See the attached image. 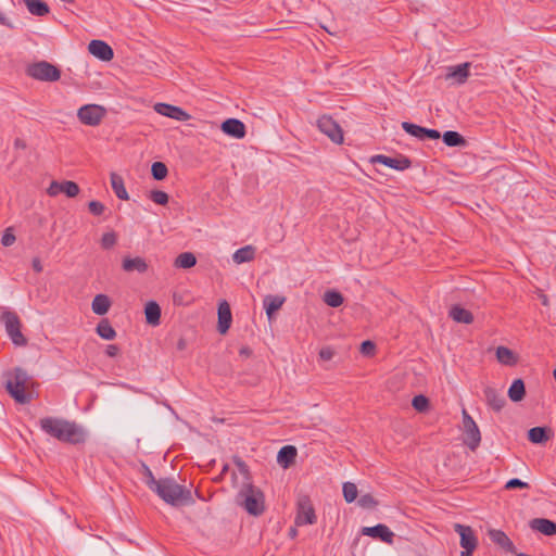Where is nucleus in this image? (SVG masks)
Segmentation results:
<instances>
[{
  "mask_svg": "<svg viewBox=\"0 0 556 556\" xmlns=\"http://www.w3.org/2000/svg\"><path fill=\"white\" fill-rule=\"evenodd\" d=\"M154 110L156 113L163 116L170 117L180 122L188 121L190 117V115L181 108L168 103H156L154 105Z\"/></svg>",
  "mask_w": 556,
  "mask_h": 556,
  "instance_id": "4468645a",
  "label": "nucleus"
},
{
  "mask_svg": "<svg viewBox=\"0 0 556 556\" xmlns=\"http://www.w3.org/2000/svg\"><path fill=\"white\" fill-rule=\"evenodd\" d=\"M151 174L155 180H163L168 174L167 166L163 162H154L151 166Z\"/></svg>",
  "mask_w": 556,
  "mask_h": 556,
  "instance_id": "ea45409f",
  "label": "nucleus"
},
{
  "mask_svg": "<svg viewBox=\"0 0 556 556\" xmlns=\"http://www.w3.org/2000/svg\"><path fill=\"white\" fill-rule=\"evenodd\" d=\"M5 388L9 394L20 404L30 402V395L26 393L25 387L28 381V374L21 367H16L13 372L9 374Z\"/></svg>",
  "mask_w": 556,
  "mask_h": 556,
  "instance_id": "20e7f679",
  "label": "nucleus"
},
{
  "mask_svg": "<svg viewBox=\"0 0 556 556\" xmlns=\"http://www.w3.org/2000/svg\"><path fill=\"white\" fill-rule=\"evenodd\" d=\"M283 303H285L283 296H279V295L265 296L263 304H264V308L266 311L268 318H271V316L282 306Z\"/></svg>",
  "mask_w": 556,
  "mask_h": 556,
  "instance_id": "c85d7f7f",
  "label": "nucleus"
},
{
  "mask_svg": "<svg viewBox=\"0 0 556 556\" xmlns=\"http://www.w3.org/2000/svg\"><path fill=\"white\" fill-rule=\"evenodd\" d=\"M402 128L408 135L419 139V140H422V141L425 140L426 127H422V126H419V125H416V124H413L409 122H403Z\"/></svg>",
  "mask_w": 556,
  "mask_h": 556,
  "instance_id": "e433bc0d",
  "label": "nucleus"
},
{
  "mask_svg": "<svg viewBox=\"0 0 556 556\" xmlns=\"http://www.w3.org/2000/svg\"><path fill=\"white\" fill-rule=\"evenodd\" d=\"M144 315H146V320L149 325L157 326L160 324V319H161L160 305L154 301L148 302L144 307Z\"/></svg>",
  "mask_w": 556,
  "mask_h": 556,
  "instance_id": "a878e982",
  "label": "nucleus"
},
{
  "mask_svg": "<svg viewBox=\"0 0 556 556\" xmlns=\"http://www.w3.org/2000/svg\"><path fill=\"white\" fill-rule=\"evenodd\" d=\"M233 463L240 473L245 477L247 481H250V471L248 465L240 457H235Z\"/></svg>",
  "mask_w": 556,
  "mask_h": 556,
  "instance_id": "3c124183",
  "label": "nucleus"
},
{
  "mask_svg": "<svg viewBox=\"0 0 556 556\" xmlns=\"http://www.w3.org/2000/svg\"><path fill=\"white\" fill-rule=\"evenodd\" d=\"M549 428L533 427L528 431V440L534 444H544L549 439Z\"/></svg>",
  "mask_w": 556,
  "mask_h": 556,
  "instance_id": "393cba45",
  "label": "nucleus"
},
{
  "mask_svg": "<svg viewBox=\"0 0 556 556\" xmlns=\"http://www.w3.org/2000/svg\"><path fill=\"white\" fill-rule=\"evenodd\" d=\"M526 396V386L522 379H515L508 389V397L513 402H520Z\"/></svg>",
  "mask_w": 556,
  "mask_h": 556,
  "instance_id": "c756f323",
  "label": "nucleus"
},
{
  "mask_svg": "<svg viewBox=\"0 0 556 556\" xmlns=\"http://www.w3.org/2000/svg\"><path fill=\"white\" fill-rule=\"evenodd\" d=\"M553 375H554V379H555V381H556V368L554 369Z\"/></svg>",
  "mask_w": 556,
  "mask_h": 556,
  "instance_id": "774afa93",
  "label": "nucleus"
},
{
  "mask_svg": "<svg viewBox=\"0 0 556 556\" xmlns=\"http://www.w3.org/2000/svg\"><path fill=\"white\" fill-rule=\"evenodd\" d=\"M236 504L252 516H261L265 511V496L263 491L251 481L242 483L236 495Z\"/></svg>",
  "mask_w": 556,
  "mask_h": 556,
  "instance_id": "7ed1b4c3",
  "label": "nucleus"
},
{
  "mask_svg": "<svg viewBox=\"0 0 556 556\" xmlns=\"http://www.w3.org/2000/svg\"><path fill=\"white\" fill-rule=\"evenodd\" d=\"M150 200L160 205H165L168 203V194L162 190H152L149 194Z\"/></svg>",
  "mask_w": 556,
  "mask_h": 556,
  "instance_id": "49530a36",
  "label": "nucleus"
},
{
  "mask_svg": "<svg viewBox=\"0 0 556 556\" xmlns=\"http://www.w3.org/2000/svg\"><path fill=\"white\" fill-rule=\"evenodd\" d=\"M361 533L380 540L387 544H392L394 539V533L383 523H378L374 527H363Z\"/></svg>",
  "mask_w": 556,
  "mask_h": 556,
  "instance_id": "f8f14e48",
  "label": "nucleus"
},
{
  "mask_svg": "<svg viewBox=\"0 0 556 556\" xmlns=\"http://www.w3.org/2000/svg\"><path fill=\"white\" fill-rule=\"evenodd\" d=\"M117 242V235L114 231L103 233L101 238V247L104 250L113 248Z\"/></svg>",
  "mask_w": 556,
  "mask_h": 556,
  "instance_id": "a18cd8bd",
  "label": "nucleus"
},
{
  "mask_svg": "<svg viewBox=\"0 0 556 556\" xmlns=\"http://www.w3.org/2000/svg\"><path fill=\"white\" fill-rule=\"evenodd\" d=\"M31 267L36 273H41L43 267L39 257H34L31 261Z\"/></svg>",
  "mask_w": 556,
  "mask_h": 556,
  "instance_id": "13d9d810",
  "label": "nucleus"
},
{
  "mask_svg": "<svg viewBox=\"0 0 556 556\" xmlns=\"http://www.w3.org/2000/svg\"><path fill=\"white\" fill-rule=\"evenodd\" d=\"M463 425L465 433L464 442L471 451H476L481 442V433L476 421L466 409H463Z\"/></svg>",
  "mask_w": 556,
  "mask_h": 556,
  "instance_id": "0eeeda50",
  "label": "nucleus"
},
{
  "mask_svg": "<svg viewBox=\"0 0 556 556\" xmlns=\"http://www.w3.org/2000/svg\"><path fill=\"white\" fill-rule=\"evenodd\" d=\"M296 454V448L293 445L282 446L278 452L277 462L281 467L288 468L294 463Z\"/></svg>",
  "mask_w": 556,
  "mask_h": 556,
  "instance_id": "4be33fe9",
  "label": "nucleus"
},
{
  "mask_svg": "<svg viewBox=\"0 0 556 556\" xmlns=\"http://www.w3.org/2000/svg\"><path fill=\"white\" fill-rule=\"evenodd\" d=\"M343 497L346 503H353L358 495L357 486L353 482H344L342 486Z\"/></svg>",
  "mask_w": 556,
  "mask_h": 556,
  "instance_id": "58836bf2",
  "label": "nucleus"
},
{
  "mask_svg": "<svg viewBox=\"0 0 556 556\" xmlns=\"http://www.w3.org/2000/svg\"><path fill=\"white\" fill-rule=\"evenodd\" d=\"M375 343L367 340L362 342L361 344V352L365 355L371 354L375 351Z\"/></svg>",
  "mask_w": 556,
  "mask_h": 556,
  "instance_id": "864d4df0",
  "label": "nucleus"
},
{
  "mask_svg": "<svg viewBox=\"0 0 556 556\" xmlns=\"http://www.w3.org/2000/svg\"><path fill=\"white\" fill-rule=\"evenodd\" d=\"M529 526L533 531H538L546 536L556 534V522L551 519L534 518L530 520Z\"/></svg>",
  "mask_w": 556,
  "mask_h": 556,
  "instance_id": "6ab92c4d",
  "label": "nucleus"
},
{
  "mask_svg": "<svg viewBox=\"0 0 556 556\" xmlns=\"http://www.w3.org/2000/svg\"><path fill=\"white\" fill-rule=\"evenodd\" d=\"M106 115V110L102 105L86 104L79 108L77 117L84 125L98 126Z\"/></svg>",
  "mask_w": 556,
  "mask_h": 556,
  "instance_id": "423d86ee",
  "label": "nucleus"
},
{
  "mask_svg": "<svg viewBox=\"0 0 556 556\" xmlns=\"http://www.w3.org/2000/svg\"><path fill=\"white\" fill-rule=\"evenodd\" d=\"M442 140L447 147H464L466 139L457 131L447 130L442 135Z\"/></svg>",
  "mask_w": 556,
  "mask_h": 556,
  "instance_id": "72a5a7b5",
  "label": "nucleus"
},
{
  "mask_svg": "<svg viewBox=\"0 0 556 556\" xmlns=\"http://www.w3.org/2000/svg\"><path fill=\"white\" fill-rule=\"evenodd\" d=\"M88 208L90 211V213L94 216H100L104 213L105 211V206L104 204H102L101 202L99 201H90L88 203Z\"/></svg>",
  "mask_w": 556,
  "mask_h": 556,
  "instance_id": "de8ad7c7",
  "label": "nucleus"
},
{
  "mask_svg": "<svg viewBox=\"0 0 556 556\" xmlns=\"http://www.w3.org/2000/svg\"><path fill=\"white\" fill-rule=\"evenodd\" d=\"M30 14L45 16L49 13L48 4L42 0H23Z\"/></svg>",
  "mask_w": 556,
  "mask_h": 556,
  "instance_id": "2f4dec72",
  "label": "nucleus"
},
{
  "mask_svg": "<svg viewBox=\"0 0 556 556\" xmlns=\"http://www.w3.org/2000/svg\"><path fill=\"white\" fill-rule=\"evenodd\" d=\"M41 430L60 442L80 444L86 441V430L75 421L63 418L45 417L39 420Z\"/></svg>",
  "mask_w": 556,
  "mask_h": 556,
  "instance_id": "f257e3e1",
  "label": "nucleus"
},
{
  "mask_svg": "<svg viewBox=\"0 0 556 556\" xmlns=\"http://www.w3.org/2000/svg\"><path fill=\"white\" fill-rule=\"evenodd\" d=\"M239 355L242 357H250L252 355V350L249 346H242L239 350Z\"/></svg>",
  "mask_w": 556,
  "mask_h": 556,
  "instance_id": "052dcab7",
  "label": "nucleus"
},
{
  "mask_svg": "<svg viewBox=\"0 0 556 556\" xmlns=\"http://www.w3.org/2000/svg\"><path fill=\"white\" fill-rule=\"evenodd\" d=\"M318 129L325 134L332 142H343V130L340 125L329 115H323L317 119Z\"/></svg>",
  "mask_w": 556,
  "mask_h": 556,
  "instance_id": "1a4fd4ad",
  "label": "nucleus"
},
{
  "mask_svg": "<svg viewBox=\"0 0 556 556\" xmlns=\"http://www.w3.org/2000/svg\"><path fill=\"white\" fill-rule=\"evenodd\" d=\"M496 358L505 366H515L518 362V356L506 346H498L496 349Z\"/></svg>",
  "mask_w": 556,
  "mask_h": 556,
  "instance_id": "cd10ccee",
  "label": "nucleus"
},
{
  "mask_svg": "<svg viewBox=\"0 0 556 556\" xmlns=\"http://www.w3.org/2000/svg\"><path fill=\"white\" fill-rule=\"evenodd\" d=\"M197 264V257L193 253L191 252H184V253H180L175 262H174V265L175 267L177 268H184V269H188V268H191L193 267L194 265Z\"/></svg>",
  "mask_w": 556,
  "mask_h": 556,
  "instance_id": "f704fd0d",
  "label": "nucleus"
},
{
  "mask_svg": "<svg viewBox=\"0 0 556 556\" xmlns=\"http://www.w3.org/2000/svg\"><path fill=\"white\" fill-rule=\"evenodd\" d=\"M454 531L456 533H458L460 536L459 544L462 547L477 548L478 540H477L472 529L469 526L455 523Z\"/></svg>",
  "mask_w": 556,
  "mask_h": 556,
  "instance_id": "a211bd4d",
  "label": "nucleus"
},
{
  "mask_svg": "<svg viewBox=\"0 0 556 556\" xmlns=\"http://www.w3.org/2000/svg\"><path fill=\"white\" fill-rule=\"evenodd\" d=\"M119 353V348L115 344H109L105 350V354L109 357H115Z\"/></svg>",
  "mask_w": 556,
  "mask_h": 556,
  "instance_id": "4d7b16f0",
  "label": "nucleus"
},
{
  "mask_svg": "<svg viewBox=\"0 0 556 556\" xmlns=\"http://www.w3.org/2000/svg\"><path fill=\"white\" fill-rule=\"evenodd\" d=\"M111 186L116 194V197L121 200H128V193L124 186V179L118 174L112 173L111 174Z\"/></svg>",
  "mask_w": 556,
  "mask_h": 556,
  "instance_id": "473e14b6",
  "label": "nucleus"
},
{
  "mask_svg": "<svg viewBox=\"0 0 556 556\" xmlns=\"http://www.w3.org/2000/svg\"><path fill=\"white\" fill-rule=\"evenodd\" d=\"M469 63H463L454 67L448 68L446 79H454L458 84H463L469 76Z\"/></svg>",
  "mask_w": 556,
  "mask_h": 556,
  "instance_id": "5701e85b",
  "label": "nucleus"
},
{
  "mask_svg": "<svg viewBox=\"0 0 556 556\" xmlns=\"http://www.w3.org/2000/svg\"><path fill=\"white\" fill-rule=\"evenodd\" d=\"M88 51L101 61H111L114 56L113 49L103 40L94 39L88 45Z\"/></svg>",
  "mask_w": 556,
  "mask_h": 556,
  "instance_id": "ddd939ff",
  "label": "nucleus"
},
{
  "mask_svg": "<svg viewBox=\"0 0 556 556\" xmlns=\"http://www.w3.org/2000/svg\"><path fill=\"white\" fill-rule=\"evenodd\" d=\"M317 520L315 509L307 496H302L298 501V510L295 516V526L314 525Z\"/></svg>",
  "mask_w": 556,
  "mask_h": 556,
  "instance_id": "9d476101",
  "label": "nucleus"
},
{
  "mask_svg": "<svg viewBox=\"0 0 556 556\" xmlns=\"http://www.w3.org/2000/svg\"><path fill=\"white\" fill-rule=\"evenodd\" d=\"M488 535L490 540L500 546L502 549H504L507 553H516V547L513 543V541L507 536V534L498 529H490L488 531Z\"/></svg>",
  "mask_w": 556,
  "mask_h": 556,
  "instance_id": "f3484780",
  "label": "nucleus"
},
{
  "mask_svg": "<svg viewBox=\"0 0 556 556\" xmlns=\"http://www.w3.org/2000/svg\"><path fill=\"white\" fill-rule=\"evenodd\" d=\"M333 355H334V352L329 346L323 348L319 351V357H320V359H323L325 362L330 361L333 357Z\"/></svg>",
  "mask_w": 556,
  "mask_h": 556,
  "instance_id": "5fc2aeb1",
  "label": "nucleus"
},
{
  "mask_svg": "<svg viewBox=\"0 0 556 556\" xmlns=\"http://www.w3.org/2000/svg\"><path fill=\"white\" fill-rule=\"evenodd\" d=\"M296 533H298V531H296V529H295V528H291V529H290V531H289V535H290L291 538H295V536H296Z\"/></svg>",
  "mask_w": 556,
  "mask_h": 556,
  "instance_id": "69168bd1",
  "label": "nucleus"
},
{
  "mask_svg": "<svg viewBox=\"0 0 556 556\" xmlns=\"http://www.w3.org/2000/svg\"><path fill=\"white\" fill-rule=\"evenodd\" d=\"M324 302L330 307H339L343 304V295L336 290H327L324 293Z\"/></svg>",
  "mask_w": 556,
  "mask_h": 556,
  "instance_id": "4c0bfd02",
  "label": "nucleus"
},
{
  "mask_svg": "<svg viewBox=\"0 0 556 556\" xmlns=\"http://www.w3.org/2000/svg\"><path fill=\"white\" fill-rule=\"evenodd\" d=\"M142 473H143V482L147 484V486L153 491L155 486L157 485L159 480H156L151 471V469L146 465L142 464Z\"/></svg>",
  "mask_w": 556,
  "mask_h": 556,
  "instance_id": "79ce46f5",
  "label": "nucleus"
},
{
  "mask_svg": "<svg viewBox=\"0 0 556 556\" xmlns=\"http://www.w3.org/2000/svg\"><path fill=\"white\" fill-rule=\"evenodd\" d=\"M26 74L40 81H56L61 77V71L47 61L35 62L27 66Z\"/></svg>",
  "mask_w": 556,
  "mask_h": 556,
  "instance_id": "39448f33",
  "label": "nucleus"
},
{
  "mask_svg": "<svg viewBox=\"0 0 556 556\" xmlns=\"http://www.w3.org/2000/svg\"><path fill=\"white\" fill-rule=\"evenodd\" d=\"M541 301H542V304H543L544 306H547V305H548V299H547V296H546L545 294H542V295H541Z\"/></svg>",
  "mask_w": 556,
  "mask_h": 556,
  "instance_id": "0e129e2a",
  "label": "nucleus"
},
{
  "mask_svg": "<svg viewBox=\"0 0 556 556\" xmlns=\"http://www.w3.org/2000/svg\"><path fill=\"white\" fill-rule=\"evenodd\" d=\"M476 548L470 547H463V551L460 552V556H472Z\"/></svg>",
  "mask_w": 556,
  "mask_h": 556,
  "instance_id": "e2e57ef3",
  "label": "nucleus"
},
{
  "mask_svg": "<svg viewBox=\"0 0 556 556\" xmlns=\"http://www.w3.org/2000/svg\"><path fill=\"white\" fill-rule=\"evenodd\" d=\"M364 509H372L378 505V501L369 493L361 495L357 502Z\"/></svg>",
  "mask_w": 556,
  "mask_h": 556,
  "instance_id": "c03bdc74",
  "label": "nucleus"
},
{
  "mask_svg": "<svg viewBox=\"0 0 556 556\" xmlns=\"http://www.w3.org/2000/svg\"><path fill=\"white\" fill-rule=\"evenodd\" d=\"M153 492L165 503L173 506L190 505L193 503L191 491L178 484L173 478L160 479Z\"/></svg>",
  "mask_w": 556,
  "mask_h": 556,
  "instance_id": "f03ea898",
  "label": "nucleus"
},
{
  "mask_svg": "<svg viewBox=\"0 0 556 556\" xmlns=\"http://www.w3.org/2000/svg\"><path fill=\"white\" fill-rule=\"evenodd\" d=\"M450 317H452L456 323L460 324L469 325L473 321L472 313L459 305H454L451 307Z\"/></svg>",
  "mask_w": 556,
  "mask_h": 556,
  "instance_id": "b1692460",
  "label": "nucleus"
},
{
  "mask_svg": "<svg viewBox=\"0 0 556 556\" xmlns=\"http://www.w3.org/2000/svg\"><path fill=\"white\" fill-rule=\"evenodd\" d=\"M2 319L5 324V330L12 342L17 346H24L27 343L26 338L21 332V323L18 316L15 313L5 312L2 315Z\"/></svg>",
  "mask_w": 556,
  "mask_h": 556,
  "instance_id": "6e6552de",
  "label": "nucleus"
},
{
  "mask_svg": "<svg viewBox=\"0 0 556 556\" xmlns=\"http://www.w3.org/2000/svg\"><path fill=\"white\" fill-rule=\"evenodd\" d=\"M14 148H15V149H22V150H24V149H26V148H27V144H26V142H25L23 139H21V138H16V139L14 140Z\"/></svg>",
  "mask_w": 556,
  "mask_h": 556,
  "instance_id": "680f3d73",
  "label": "nucleus"
},
{
  "mask_svg": "<svg viewBox=\"0 0 556 556\" xmlns=\"http://www.w3.org/2000/svg\"><path fill=\"white\" fill-rule=\"evenodd\" d=\"M185 348V341L184 340H179L178 342V349L179 350H182Z\"/></svg>",
  "mask_w": 556,
  "mask_h": 556,
  "instance_id": "338daca9",
  "label": "nucleus"
},
{
  "mask_svg": "<svg viewBox=\"0 0 556 556\" xmlns=\"http://www.w3.org/2000/svg\"><path fill=\"white\" fill-rule=\"evenodd\" d=\"M484 397L488 405L495 412L502 410L506 404L505 397L491 387L484 389Z\"/></svg>",
  "mask_w": 556,
  "mask_h": 556,
  "instance_id": "aec40b11",
  "label": "nucleus"
},
{
  "mask_svg": "<svg viewBox=\"0 0 556 556\" xmlns=\"http://www.w3.org/2000/svg\"><path fill=\"white\" fill-rule=\"evenodd\" d=\"M62 192V182L52 181L48 188V194L51 197H55Z\"/></svg>",
  "mask_w": 556,
  "mask_h": 556,
  "instance_id": "603ef678",
  "label": "nucleus"
},
{
  "mask_svg": "<svg viewBox=\"0 0 556 556\" xmlns=\"http://www.w3.org/2000/svg\"><path fill=\"white\" fill-rule=\"evenodd\" d=\"M255 253H256V249L253 245L249 244V245H245V247H242V248L238 249L232 254V261L236 264H242V263L251 262V261L254 260Z\"/></svg>",
  "mask_w": 556,
  "mask_h": 556,
  "instance_id": "bb28decb",
  "label": "nucleus"
},
{
  "mask_svg": "<svg viewBox=\"0 0 556 556\" xmlns=\"http://www.w3.org/2000/svg\"><path fill=\"white\" fill-rule=\"evenodd\" d=\"M370 163L372 164H382L384 166H388L390 168L396 169V170H405L412 166V161L409 157L399 154L394 157L383 155V154H377L370 157Z\"/></svg>",
  "mask_w": 556,
  "mask_h": 556,
  "instance_id": "9b49d317",
  "label": "nucleus"
},
{
  "mask_svg": "<svg viewBox=\"0 0 556 556\" xmlns=\"http://www.w3.org/2000/svg\"><path fill=\"white\" fill-rule=\"evenodd\" d=\"M16 238L11 228H7L2 235L1 243L3 247H11Z\"/></svg>",
  "mask_w": 556,
  "mask_h": 556,
  "instance_id": "8fccbe9b",
  "label": "nucleus"
},
{
  "mask_svg": "<svg viewBox=\"0 0 556 556\" xmlns=\"http://www.w3.org/2000/svg\"><path fill=\"white\" fill-rule=\"evenodd\" d=\"M111 301L105 294H97L91 303L92 312L97 315H104L109 312Z\"/></svg>",
  "mask_w": 556,
  "mask_h": 556,
  "instance_id": "7c9ffc66",
  "label": "nucleus"
},
{
  "mask_svg": "<svg viewBox=\"0 0 556 556\" xmlns=\"http://www.w3.org/2000/svg\"><path fill=\"white\" fill-rule=\"evenodd\" d=\"M96 331L98 336L104 340H113L116 337V331L114 330V328L112 327L108 319H102L98 324Z\"/></svg>",
  "mask_w": 556,
  "mask_h": 556,
  "instance_id": "c9c22d12",
  "label": "nucleus"
},
{
  "mask_svg": "<svg viewBox=\"0 0 556 556\" xmlns=\"http://www.w3.org/2000/svg\"><path fill=\"white\" fill-rule=\"evenodd\" d=\"M441 138V134L437 129L426 128L425 140H437Z\"/></svg>",
  "mask_w": 556,
  "mask_h": 556,
  "instance_id": "6e6d98bb",
  "label": "nucleus"
},
{
  "mask_svg": "<svg viewBox=\"0 0 556 556\" xmlns=\"http://www.w3.org/2000/svg\"><path fill=\"white\" fill-rule=\"evenodd\" d=\"M0 24L3 26H7L9 28H14V25L11 23V21L0 11Z\"/></svg>",
  "mask_w": 556,
  "mask_h": 556,
  "instance_id": "bf43d9fd",
  "label": "nucleus"
},
{
  "mask_svg": "<svg viewBox=\"0 0 556 556\" xmlns=\"http://www.w3.org/2000/svg\"><path fill=\"white\" fill-rule=\"evenodd\" d=\"M529 484L518 478H513L508 480L505 484L506 490H514V489H528Z\"/></svg>",
  "mask_w": 556,
  "mask_h": 556,
  "instance_id": "09e8293b",
  "label": "nucleus"
},
{
  "mask_svg": "<svg viewBox=\"0 0 556 556\" xmlns=\"http://www.w3.org/2000/svg\"><path fill=\"white\" fill-rule=\"evenodd\" d=\"M62 192L68 198H75L79 193V186L71 180L62 181Z\"/></svg>",
  "mask_w": 556,
  "mask_h": 556,
  "instance_id": "37998d69",
  "label": "nucleus"
},
{
  "mask_svg": "<svg viewBox=\"0 0 556 556\" xmlns=\"http://www.w3.org/2000/svg\"><path fill=\"white\" fill-rule=\"evenodd\" d=\"M220 129L227 136L236 139H242L247 134L245 125L237 118H227L222 123Z\"/></svg>",
  "mask_w": 556,
  "mask_h": 556,
  "instance_id": "2eb2a0df",
  "label": "nucleus"
},
{
  "mask_svg": "<svg viewBox=\"0 0 556 556\" xmlns=\"http://www.w3.org/2000/svg\"><path fill=\"white\" fill-rule=\"evenodd\" d=\"M122 268L126 273H146L148 270V264L144 258L137 256V257H124L122 262Z\"/></svg>",
  "mask_w": 556,
  "mask_h": 556,
  "instance_id": "412c9836",
  "label": "nucleus"
},
{
  "mask_svg": "<svg viewBox=\"0 0 556 556\" xmlns=\"http://www.w3.org/2000/svg\"><path fill=\"white\" fill-rule=\"evenodd\" d=\"M217 314V329L220 334H225L229 330L232 321L230 305L228 304L227 301L223 300L222 302H219Z\"/></svg>",
  "mask_w": 556,
  "mask_h": 556,
  "instance_id": "dca6fc26",
  "label": "nucleus"
},
{
  "mask_svg": "<svg viewBox=\"0 0 556 556\" xmlns=\"http://www.w3.org/2000/svg\"><path fill=\"white\" fill-rule=\"evenodd\" d=\"M430 405L429 399L422 394L415 395L412 401V406L419 413L428 410Z\"/></svg>",
  "mask_w": 556,
  "mask_h": 556,
  "instance_id": "a19ab883",
  "label": "nucleus"
}]
</instances>
